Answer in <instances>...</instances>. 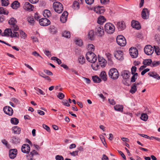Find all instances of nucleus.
I'll return each instance as SVG.
<instances>
[{"instance_id":"f257e3e1","label":"nucleus","mask_w":160,"mask_h":160,"mask_svg":"<svg viewBox=\"0 0 160 160\" xmlns=\"http://www.w3.org/2000/svg\"><path fill=\"white\" fill-rule=\"evenodd\" d=\"M11 28L6 29L4 32V35L5 36L10 37L11 38H17L19 37L18 32H16V31L12 30Z\"/></svg>"},{"instance_id":"f03ea898","label":"nucleus","mask_w":160,"mask_h":160,"mask_svg":"<svg viewBox=\"0 0 160 160\" xmlns=\"http://www.w3.org/2000/svg\"><path fill=\"white\" fill-rule=\"evenodd\" d=\"M86 58L89 62L94 63L97 60L96 55L93 52H88L86 54Z\"/></svg>"},{"instance_id":"7ed1b4c3","label":"nucleus","mask_w":160,"mask_h":160,"mask_svg":"<svg viewBox=\"0 0 160 160\" xmlns=\"http://www.w3.org/2000/svg\"><path fill=\"white\" fill-rule=\"evenodd\" d=\"M53 8L56 12L61 13L63 10V7L61 3L59 2H55L53 4Z\"/></svg>"},{"instance_id":"20e7f679","label":"nucleus","mask_w":160,"mask_h":160,"mask_svg":"<svg viewBox=\"0 0 160 160\" xmlns=\"http://www.w3.org/2000/svg\"><path fill=\"white\" fill-rule=\"evenodd\" d=\"M108 75L113 80L117 79L119 76L117 70L115 68H112L109 70Z\"/></svg>"},{"instance_id":"39448f33","label":"nucleus","mask_w":160,"mask_h":160,"mask_svg":"<svg viewBox=\"0 0 160 160\" xmlns=\"http://www.w3.org/2000/svg\"><path fill=\"white\" fill-rule=\"evenodd\" d=\"M17 21L13 18H11L8 21V23L11 25V28L12 30L17 31L19 30V28L16 24Z\"/></svg>"},{"instance_id":"423d86ee","label":"nucleus","mask_w":160,"mask_h":160,"mask_svg":"<svg viewBox=\"0 0 160 160\" xmlns=\"http://www.w3.org/2000/svg\"><path fill=\"white\" fill-rule=\"evenodd\" d=\"M104 29L106 32L109 34L113 33L115 30L114 25L110 23H107L104 26Z\"/></svg>"},{"instance_id":"0eeeda50","label":"nucleus","mask_w":160,"mask_h":160,"mask_svg":"<svg viewBox=\"0 0 160 160\" xmlns=\"http://www.w3.org/2000/svg\"><path fill=\"white\" fill-rule=\"evenodd\" d=\"M117 43L121 46H124L126 44L125 38L122 35H118L116 39Z\"/></svg>"},{"instance_id":"6e6552de","label":"nucleus","mask_w":160,"mask_h":160,"mask_svg":"<svg viewBox=\"0 0 160 160\" xmlns=\"http://www.w3.org/2000/svg\"><path fill=\"white\" fill-rule=\"evenodd\" d=\"M154 51V48L150 45H147L144 48L145 53L148 55H150L152 54Z\"/></svg>"},{"instance_id":"1a4fd4ad","label":"nucleus","mask_w":160,"mask_h":160,"mask_svg":"<svg viewBox=\"0 0 160 160\" xmlns=\"http://www.w3.org/2000/svg\"><path fill=\"white\" fill-rule=\"evenodd\" d=\"M129 53L131 56L132 58H136L138 55V52L137 49L133 47L129 49Z\"/></svg>"},{"instance_id":"9d476101","label":"nucleus","mask_w":160,"mask_h":160,"mask_svg":"<svg viewBox=\"0 0 160 160\" xmlns=\"http://www.w3.org/2000/svg\"><path fill=\"white\" fill-rule=\"evenodd\" d=\"M5 113L9 116H12L13 115V112L12 109L9 106H6L3 108Z\"/></svg>"},{"instance_id":"9b49d317","label":"nucleus","mask_w":160,"mask_h":160,"mask_svg":"<svg viewBox=\"0 0 160 160\" xmlns=\"http://www.w3.org/2000/svg\"><path fill=\"white\" fill-rule=\"evenodd\" d=\"M40 25L43 26H48L50 24V22L48 19L46 18H42L39 19Z\"/></svg>"},{"instance_id":"f8f14e48","label":"nucleus","mask_w":160,"mask_h":160,"mask_svg":"<svg viewBox=\"0 0 160 160\" xmlns=\"http://www.w3.org/2000/svg\"><path fill=\"white\" fill-rule=\"evenodd\" d=\"M95 32L98 36L101 37L104 34V30L103 27L100 26H97L95 29Z\"/></svg>"},{"instance_id":"ddd939ff","label":"nucleus","mask_w":160,"mask_h":160,"mask_svg":"<svg viewBox=\"0 0 160 160\" xmlns=\"http://www.w3.org/2000/svg\"><path fill=\"white\" fill-rule=\"evenodd\" d=\"M23 8L24 9L27 11H32L34 8L33 5L30 4L28 2H25L24 4Z\"/></svg>"},{"instance_id":"4468645a","label":"nucleus","mask_w":160,"mask_h":160,"mask_svg":"<svg viewBox=\"0 0 160 160\" xmlns=\"http://www.w3.org/2000/svg\"><path fill=\"white\" fill-rule=\"evenodd\" d=\"M30 150V147L28 144H24L22 146L21 150L23 153H28L29 152Z\"/></svg>"},{"instance_id":"2eb2a0df","label":"nucleus","mask_w":160,"mask_h":160,"mask_svg":"<svg viewBox=\"0 0 160 160\" xmlns=\"http://www.w3.org/2000/svg\"><path fill=\"white\" fill-rule=\"evenodd\" d=\"M123 53L122 51H118L114 54V57L119 60H122L123 59Z\"/></svg>"},{"instance_id":"dca6fc26","label":"nucleus","mask_w":160,"mask_h":160,"mask_svg":"<svg viewBox=\"0 0 160 160\" xmlns=\"http://www.w3.org/2000/svg\"><path fill=\"white\" fill-rule=\"evenodd\" d=\"M17 154V150L16 149H11L9 152V156L10 158L11 159H14L16 157Z\"/></svg>"},{"instance_id":"f3484780","label":"nucleus","mask_w":160,"mask_h":160,"mask_svg":"<svg viewBox=\"0 0 160 160\" xmlns=\"http://www.w3.org/2000/svg\"><path fill=\"white\" fill-rule=\"evenodd\" d=\"M68 13L67 11H65L62 14L60 18L61 21L62 23L66 22L67 20Z\"/></svg>"},{"instance_id":"a211bd4d","label":"nucleus","mask_w":160,"mask_h":160,"mask_svg":"<svg viewBox=\"0 0 160 160\" xmlns=\"http://www.w3.org/2000/svg\"><path fill=\"white\" fill-rule=\"evenodd\" d=\"M131 75L130 72L128 71H124L121 73V75L124 79H128Z\"/></svg>"},{"instance_id":"6ab92c4d","label":"nucleus","mask_w":160,"mask_h":160,"mask_svg":"<svg viewBox=\"0 0 160 160\" xmlns=\"http://www.w3.org/2000/svg\"><path fill=\"white\" fill-rule=\"evenodd\" d=\"M131 25L132 28L137 30H139L141 28L140 24L137 21L132 20V21Z\"/></svg>"},{"instance_id":"aec40b11","label":"nucleus","mask_w":160,"mask_h":160,"mask_svg":"<svg viewBox=\"0 0 160 160\" xmlns=\"http://www.w3.org/2000/svg\"><path fill=\"white\" fill-rule=\"evenodd\" d=\"M117 25L119 31H122L124 30L126 28L125 23L123 21L118 22Z\"/></svg>"},{"instance_id":"412c9836","label":"nucleus","mask_w":160,"mask_h":160,"mask_svg":"<svg viewBox=\"0 0 160 160\" xmlns=\"http://www.w3.org/2000/svg\"><path fill=\"white\" fill-rule=\"evenodd\" d=\"M103 7L102 6H97L94 8V10L96 13L101 14L104 12V10L102 9Z\"/></svg>"},{"instance_id":"4be33fe9","label":"nucleus","mask_w":160,"mask_h":160,"mask_svg":"<svg viewBox=\"0 0 160 160\" xmlns=\"http://www.w3.org/2000/svg\"><path fill=\"white\" fill-rule=\"evenodd\" d=\"M105 55L108 58V64L110 65H112L113 62L112 59V55L109 53H107Z\"/></svg>"},{"instance_id":"5701e85b","label":"nucleus","mask_w":160,"mask_h":160,"mask_svg":"<svg viewBox=\"0 0 160 160\" xmlns=\"http://www.w3.org/2000/svg\"><path fill=\"white\" fill-rule=\"evenodd\" d=\"M148 75L158 80L160 79V76L155 72H150L148 73Z\"/></svg>"},{"instance_id":"b1692460","label":"nucleus","mask_w":160,"mask_h":160,"mask_svg":"<svg viewBox=\"0 0 160 160\" xmlns=\"http://www.w3.org/2000/svg\"><path fill=\"white\" fill-rule=\"evenodd\" d=\"M38 154V153L35 150H33L31 151L30 154H29V157L28 158V160H35L33 158V157L34 155Z\"/></svg>"},{"instance_id":"393cba45","label":"nucleus","mask_w":160,"mask_h":160,"mask_svg":"<svg viewBox=\"0 0 160 160\" xmlns=\"http://www.w3.org/2000/svg\"><path fill=\"white\" fill-rule=\"evenodd\" d=\"M146 13H147L148 15V13H149V11L147 8H144L143 9L142 12V18L143 19H146L147 18V15L146 14Z\"/></svg>"},{"instance_id":"a878e982","label":"nucleus","mask_w":160,"mask_h":160,"mask_svg":"<svg viewBox=\"0 0 160 160\" xmlns=\"http://www.w3.org/2000/svg\"><path fill=\"white\" fill-rule=\"evenodd\" d=\"M20 3L17 1H14L11 4V7L14 9H16L20 7Z\"/></svg>"},{"instance_id":"bb28decb","label":"nucleus","mask_w":160,"mask_h":160,"mask_svg":"<svg viewBox=\"0 0 160 160\" xmlns=\"http://www.w3.org/2000/svg\"><path fill=\"white\" fill-rule=\"evenodd\" d=\"M106 21L104 17L103 16H100L98 18L97 22L101 25L102 24Z\"/></svg>"},{"instance_id":"cd10ccee","label":"nucleus","mask_w":160,"mask_h":160,"mask_svg":"<svg viewBox=\"0 0 160 160\" xmlns=\"http://www.w3.org/2000/svg\"><path fill=\"white\" fill-rule=\"evenodd\" d=\"M100 77L104 81H106L107 80V75L105 71L102 72L99 75Z\"/></svg>"},{"instance_id":"c85d7f7f","label":"nucleus","mask_w":160,"mask_h":160,"mask_svg":"<svg viewBox=\"0 0 160 160\" xmlns=\"http://www.w3.org/2000/svg\"><path fill=\"white\" fill-rule=\"evenodd\" d=\"M98 60L100 64L102 63V64L101 65L102 67H104L105 66V64L107 62L103 58H101L98 57Z\"/></svg>"},{"instance_id":"c756f323","label":"nucleus","mask_w":160,"mask_h":160,"mask_svg":"<svg viewBox=\"0 0 160 160\" xmlns=\"http://www.w3.org/2000/svg\"><path fill=\"white\" fill-rule=\"evenodd\" d=\"M12 130L13 131V132L15 134H19L20 133V128L18 126H15L13 127Z\"/></svg>"},{"instance_id":"7c9ffc66","label":"nucleus","mask_w":160,"mask_h":160,"mask_svg":"<svg viewBox=\"0 0 160 160\" xmlns=\"http://www.w3.org/2000/svg\"><path fill=\"white\" fill-rule=\"evenodd\" d=\"M49 30L50 32L53 34H55L57 32L56 28L53 26H50Z\"/></svg>"},{"instance_id":"2f4dec72","label":"nucleus","mask_w":160,"mask_h":160,"mask_svg":"<svg viewBox=\"0 0 160 160\" xmlns=\"http://www.w3.org/2000/svg\"><path fill=\"white\" fill-rule=\"evenodd\" d=\"M78 60L80 64L82 65L85 62V59L83 56L80 55L78 58Z\"/></svg>"},{"instance_id":"473e14b6","label":"nucleus","mask_w":160,"mask_h":160,"mask_svg":"<svg viewBox=\"0 0 160 160\" xmlns=\"http://www.w3.org/2000/svg\"><path fill=\"white\" fill-rule=\"evenodd\" d=\"M152 62V60L151 59H147L144 60L143 62V64L146 66L151 65Z\"/></svg>"},{"instance_id":"72a5a7b5","label":"nucleus","mask_w":160,"mask_h":160,"mask_svg":"<svg viewBox=\"0 0 160 160\" xmlns=\"http://www.w3.org/2000/svg\"><path fill=\"white\" fill-rule=\"evenodd\" d=\"M88 38L91 40L94 39V32L93 31L91 30L88 33Z\"/></svg>"},{"instance_id":"f704fd0d","label":"nucleus","mask_w":160,"mask_h":160,"mask_svg":"<svg viewBox=\"0 0 160 160\" xmlns=\"http://www.w3.org/2000/svg\"><path fill=\"white\" fill-rule=\"evenodd\" d=\"M43 15L45 17L48 18L51 16V13L50 11L48 9L45 10L43 13Z\"/></svg>"},{"instance_id":"c9c22d12","label":"nucleus","mask_w":160,"mask_h":160,"mask_svg":"<svg viewBox=\"0 0 160 160\" xmlns=\"http://www.w3.org/2000/svg\"><path fill=\"white\" fill-rule=\"evenodd\" d=\"M27 19L30 25H33L34 24L35 21L32 17H28L27 18Z\"/></svg>"},{"instance_id":"e433bc0d","label":"nucleus","mask_w":160,"mask_h":160,"mask_svg":"<svg viewBox=\"0 0 160 160\" xmlns=\"http://www.w3.org/2000/svg\"><path fill=\"white\" fill-rule=\"evenodd\" d=\"M92 79L94 82L99 83L101 81V79L97 76L92 77Z\"/></svg>"},{"instance_id":"4c0bfd02","label":"nucleus","mask_w":160,"mask_h":160,"mask_svg":"<svg viewBox=\"0 0 160 160\" xmlns=\"http://www.w3.org/2000/svg\"><path fill=\"white\" fill-rule=\"evenodd\" d=\"M72 8L74 9H78L79 8L78 2L76 1H74L72 6Z\"/></svg>"},{"instance_id":"58836bf2","label":"nucleus","mask_w":160,"mask_h":160,"mask_svg":"<svg viewBox=\"0 0 160 160\" xmlns=\"http://www.w3.org/2000/svg\"><path fill=\"white\" fill-rule=\"evenodd\" d=\"M137 90V88L136 87V83L133 84L131 87V89L130 90V92L132 94H133L135 93Z\"/></svg>"},{"instance_id":"ea45409f","label":"nucleus","mask_w":160,"mask_h":160,"mask_svg":"<svg viewBox=\"0 0 160 160\" xmlns=\"http://www.w3.org/2000/svg\"><path fill=\"white\" fill-rule=\"evenodd\" d=\"M114 108L116 111L122 112L123 109L122 106L120 105H116L114 107Z\"/></svg>"},{"instance_id":"a19ab883","label":"nucleus","mask_w":160,"mask_h":160,"mask_svg":"<svg viewBox=\"0 0 160 160\" xmlns=\"http://www.w3.org/2000/svg\"><path fill=\"white\" fill-rule=\"evenodd\" d=\"M10 121L12 124L14 125H17L19 122L18 119L15 118H11Z\"/></svg>"},{"instance_id":"79ce46f5","label":"nucleus","mask_w":160,"mask_h":160,"mask_svg":"<svg viewBox=\"0 0 160 160\" xmlns=\"http://www.w3.org/2000/svg\"><path fill=\"white\" fill-rule=\"evenodd\" d=\"M62 36L66 38H69L70 37V33L69 32L64 31L62 34Z\"/></svg>"},{"instance_id":"37998d69","label":"nucleus","mask_w":160,"mask_h":160,"mask_svg":"<svg viewBox=\"0 0 160 160\" xmlns=\"http://www.w3.org/2000/svg\"><path fill=\"white\" fill-rule=\"evenodd\" d=\"M148 118V116L146 113H143L142 114L140 118L142 120L146 121L147 120Z\"/></svg>"},{"instance_id":"c03bdc74","label":"nucleus","mask_w":160,"mask_h":160,"mask_svg":"<svg viewBox=\"0 0 160 160\" xmlns=\"http://www.w3.org/2000/svg\"><path fill=\"white\" fill-rule=\"evenodd\" d=\"M154 49L157 55H160V48H159L158 46H154Z\"/></svg>"},{"instance_id":"a18cd8bd","label":"nucleus","mask_w":160,"mask_h":160,"mask_svg":"<svg viewBox=\"0 0 160 160\" xmlns=\"http://www.w3.org/2000/svg\"><path fill=\"white\" fill-rule=\"evenodd\" d=\"M160 64V62L159 61H152L151 66L152 67H155L158 66Z\"/></svg>"},{"instance_id":"49530a36","label":"nucleus","mask_w":160,"mask_h":160,"mask_svg":"<svg viewBox=\"0 0 160 160\" xmlns=\"http://www.w3.org/2000/svg\"><path fill=\"white\" fill-rule=\"evenodd\" d=\"M12 142L15 144H16L19 143L20 141L19 139L16 137H13L12 138Z\"/></svg>"},{"instance_id":"de8ad7c7","label":"nucleus","mask_w":160,"mask_h":160,"mask_svg":"<svg viewBox=\"0 0 160 160\" xmlns=\"http://www.w3.org/2000/svg\"><path fill=\"white\" fill-rule=\"evenodd\" d=\"M43 75H42L41 73H39V75L40 76L46 80L48 81L49 82H51V79L50 78V77L44 74H42Z\"/></svg>"},{"instance_id":"09e8293b","label":"nucleus","mask_w":160,"mask_h":160,"mask_svg":"<svg viewBox=\"0 0 160 160\" xmlns=\"http://www.w3.org/2000/svg\"><path fill=\"white\" fill-rule=\"evenodd\" d=\"M2 6H7L9 4L8 0H1Z\"/></svg>"},{"instance_id":"8fccbe9b","label":"nucleus","mask_w":160,"mask_h":160,"mask_svg":"<svg viewBox=\"0 0 160 160\" xmlns=\"http://www.w3.org/2000/svg\"><path fill=\"white\" fill-rule=\"evenodd\" d=\"M91 67L93 70H96L98 69L99 65L98 64H96L94 63H92V64Z\"/></svg>"},{"instance_id":"3c124183","label":"nucleus","mask_w":160,"mask_h":160,"mask_svg":"<svg viewBox=\"0 0 160 160\" xmlns=\"http://www.w3.org/2000/svg\"><path fill=\"white\" fill-rule=\"evenodd\" d=\"M8 13V12H6L3 8H0V14L2 15L3 14L5 15H7Z\"/></svg>"},{"instance_id":"603ef678","label":"nucleus","mask_w":160,"mask_h":160,"mask_svg":"<svg viewBox=\"0 0 160 160\" xmlns=\"http://www.w3.org/2000/svg\"><path fill=\"white\" fill-rule=\"evenodd\" d=\"M19 32L21 38H25L26 37V34L22 30H20L19 31Z\"/></svg>"},{"instance_id":"864d4df0","label":"nucleus","mask_w":160,"mask_h":160,"mask_svg":"<svg viewBox=\"0 0 160 160\" xmlns=\"http://www.w3.org/2000/svg\"><path fill=\"white\" fill-rule=\"evenodd\" d=\"M57 97L60 99H62L64 97V95L62 93L59 92L57 95Z\"/></svg>"},{"instance_id":"5fc2aeb1","label":"nucleus","mask_w":160,"mask_h":160,"mask_svg":"<svg viewBox=\"0 0 160 160\" xmlns=\"http://www.w3.org/2000/svg\"><path fill=\"white\" fill-rule=\"evenodd\" d=\"M88 48L89 50L93 51L94 50V46L92 44H90L88 45Z\"/></svg>"},{"instance_id":"6e6d98bb","label":"nucleus","mask_w":160,"mask_h":160,"mask_svg":"<svg viewBox=\"0 0 160 160\" xmlns=\"http://www.w3.org/2000/svg\"><path fill=\"white\" fill-rule=\"evenodd\" d=\"M76 44L79 46H81L82 44V42L81 40H76L75 41Z\"/></svg>"},{"instance_id":"4d7b16f0","label":"nucleus","mask_w":160,"mask_h":160,"mask_svg":"<svg viewBox=\"0 0 160 160\" xmlns=\"http://www.w3.org/2000/svg\"><path fill=\"white\" fill-rule=\"evenodd\" d=\"M56 160H64V158L62 156L57 155L55 157Z\"/></svg>"},{"instance_id":"13d9d810","label":"nucleus","mask_w":160,"mask_h":160,"mask_svg":"<svg viewBox=\"0 0 160 160\" xmlns=\"http://www.w3.org/2000/svg\"><path fill=\"white\" fill-rule=\"evenodd\" d=\"M44 72L47 75L50 76H52L53 75V73L50 71L48 70H45Z\"/></svg>"},{"instance_id":"bf43d9fd","label":"nucleus","mask_w":160,"mask_h":160,"mask_svg":"<svg viewBox=\"0 0 160 160\" xmlns=\"http://www.w3.org/2000/svg\"><path fill=\"white\" fill-rule=\"evenodd\" d=\"M85 1L87 4L90 5L93 3L94 0H85Z\"/></svg>"},{"instance_id":"052dcab7","label":"nucleus","mask_w":160,"mask_h":160,"mask_svg":"<svg viewBox=\"0 0 160 160\" xmlns=\"http://www.w3.org/2000/svg\"><path fill=\"white\" fill-rule=\"evenodd\" d=\"M137 68L135 66H132L131 68V73L134 74L137 70Z\"/></svg>"},{"instance_id":"680f3d73","label":"nucleus","mask_w":160,"mask_h":160,"mask_svg":"<svg viewBox=\"0 0 160 160\" xmlns=\"http://www.w3.org/2000/svg\"><path fill=\"white\" fill-rule=\"evenodd\" d=\"M149 71L150 69L149 68H147V69H145L143 70L141 74L142 75H143Z\"/></svg>"},{"instance_id":"e2e57ef3","label":"nucleus","mask_w":160,"mask_h":160,"mask_svg":"<svg viewBox=\"0 0 160 160\" xmlns=\"http://www.w3.org/2000/svg\"><path fill=\"white\" fill-rule=\"evenodd\" d=\"M43 128L46 130L47 131L50 132V128L47 125L45 124H43L42 125Z\"/></svg>"},{"instance_id":"0e129e2a","label":"nucleus","mask_w":160,"mask_h":160,"mask_svg":"<svg viewBox=\"0 0 160 160\" xmlns=\"http://www.w3.org/2000/svg\"><path fill=\"white\" fill-rule=\"evenodd\" d=\"M78 151H76L72 152H70V154L73 156H75L78 155Z\"/></svg>"},{"instance_id":"69168bd1","label":"nucleus","mask_w":160,"mask_h":160,"mask_svg":"<svg viewBox=\"0 0 160 160\" xmlns=\"http://www.w3.org/2000/svg\"><path fill=\"white\" fill-rule=\"evenodd\" d=\"M101 3L104 4H108L109 2V0H100Z\"/></svg>"},{"instance_id":"338daca9","label":"nucleus","mask_w":160,"mask_h":160,"mask_svg":"<svg viewBox=\"0 0 160 160\" xmlns=\"http://www.w3.org/2000/svg\"><path fill=\"white\" fill-rule=\"evenodd\" d=\"M108 101L109 102V103L112 105H114L115 104V102L114 101V100L113 99H108Z\"/></svg>"},{"instance_id":"774afa93","label":"nucleus","mask_w":160,"mask_h":160,"mask_svg":"<svg viewBox=\"0 0 160 160\" xmlns=\"http://www.w3.org/2000/svg\"><path fill=\"white\" fill-rule=\"evenodd\" d=\"M44 53L48 57H51V56L50 52L49 51L45 50L44 52Z\"/></svg>"}]
</instances>
